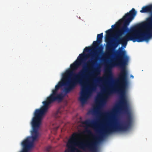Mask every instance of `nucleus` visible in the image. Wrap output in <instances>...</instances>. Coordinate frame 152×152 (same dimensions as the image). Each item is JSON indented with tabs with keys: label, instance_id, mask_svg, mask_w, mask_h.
Listing matches in <instances>:
<instances>
[{
	"label": "nucleus",
	"instance_id": "8",
	"mask_svg": "<svg viewBox=\"0 0 152 152\" xmlns=\"http://www.w3.org/2000/svg\"><path fill=\"white\" fill-rule=\"evenodd\" d=\"M103 37V33H102L100 34H98L97 36V41L101 43L102 42V38Z\"/></svg>",
	"mask_w": 152,
	"mask_h": 152
},
{
	"label": "nucleus",
	"instance_id": "14",
	"mask_svg": "<svg viewBox=\"0 0 152 152\" xmlns=\"http://www.w3.org/2000/svg\"><path fill=\"white\" fill-rule=\"evenodd\" d=\"M116 26H117V25L116 24H114V25H112L111 26L112 28H116Z\"/></svg>",
	"mask_w": 152,
	"mask_h": 152
},
{
	"label": "nucleus",
	"instance_id": "6",
	"mask_svg": "<svg viewBox=\"0 0 152 152\" xmlns=\"http://www.w3.org/2000/svg\"><path fill=\"white\" fill-rule=\"evenodd\" d=\"M141 13L151 12H152V5L146 6L143 7L142 10H140Z\"/></svg>",
	"mask_w": 152,
	"mask_h": 152
},
{
	"label": "nucleus",
	"instance_id": "15",
	"mask_svg": "<svg viewBox=\"0 0 152 152\" xmlns=\"http://www.w3.org/2000/svg\"><path fill=\"white\" fill-rule=\"evenodd\" d=\"M88 133L89 134H92L90 130L88 131Z\"/></svg>",
	"mask_w": 152,
	"mask_h": 152
},
{
	"label": "nucleus",
	"instance_id": "11",
	"mask_svg": "<svg viewBox=\"0 0 152 152\" xmlns=\"http://www.w3.org/2000/svg\"><path fill=\"white\" fill-rule=\"evenodd\" d=\"M106 34L107 35L110 36L112 33L111 29H110L106 31Z\"/></svg>",
	"mask_w": 152,
	"mask_h": 152
},
{
	"label": "nucleus",
	"instance_id": "17",
	"mask_svg": "<svg viewBox=\"0 0 152 152\" xmlns=\"http://www.w3.org/2000/svg\"><path fill=\"white\" fill-rule=\"evenodd\" d=\"M107 121V120H105L104 121H103L104 122H106V121Z\"/></svg>",
	"mask_w": 152,
	"mask_h": 152
},
{
	"label": "nucleus",
	"instance_id": "10",
	"mask_svg": "<svg viewBox=\"0 0 152 152\" xmlns=\"http://www.w3.org/2000/svg\"><path fill=\"white\" fill-rule=\"evenodd\" d=\"M62 112L60 109H58L55 114V117L56 118H58L60 117V115L61 114Z\"/></svg>",
	"mask_w": 152,
	"mask_h": 152
},
{
	"label": "nucleus",
	"instance_id": "13",
	"mask_svg": "<svg viewBox=\"0 0 152 152\" xmlns=\"http://www.w3.org/2000/svg\"><path fill=\"white\" fill-rule=\"evenodd\" d=\"M51 149V147L50 146H48L46 148V150L48 151H50Z\"/></svg>",
	"mask_w": 152,
	"mask_h": 152
},
{
	"label": "nucleus",
	"instance_id": "3",
	"mask_svg": "<svg viewBox=\"0 0 152 152\" xmlns=\"http://www.w3.org/2000/svg\"><path fill=\"white\" fill-rule=\"evenodd\" d=\"M112 124L113 125L100 132L98 136H93V141L86 143L78 142L79 134L77 132L73 133L68 141V146L72 152L77 151V152H96L97 145L103 140L105 135L115 132L126 131V120L118 125L116 122H113Z\"/></svg>",
	"mask_w": 152,
	"mask_h": 152
},
{
	"label": "nucleus",
	"instance_id": "1",
	"mask_svg": "<svg viewBox=\"0 0 152 152\" xmlns=\"http://www.w3.org/2000/svg\"><path fill=\"white\" fill-rule=\"evenodd\" d=\"M137 12L133 8L129 12L126 14L123 18L117 23L118 25L123 23V26L118 31L114 36V40L111 44L107 43L106 46V53L104 55L109 57L118 45L121 44L125 47L127 42L129 40L133 42H141L144 41L148 42L152 37V12L142 24L143 29L140 27H134L131 29L130 33L123 38L120 37L128 31L127 27L130 22L134 18Z\"/></svg>",
	"mask_w": 152,
	"mask_h": 152
},
{
	"label": "nucleus",
	"instance_id": "9",
	"mask_svg": "<svg viewBox=\"0 0 152 152\" xmlns=\"http://www.w3.org/2000/svg\"><path fill=\"white\" fill-rule=\"evenodd\" d=\"M82 123L86 125H89L90 124H93L96 129L97 130L96 126L94 124H93L89 120H86L83 122Z\"/></svg>",
	"mask_w": 152,
	"mask_h": 152
},
{
	"label": "nucleus",
	"instance_id": "4",
	"mask_svg": "<svg viewBox=\"0 0 152 152\" xmlns=\"http://www.w3.org/2000/svg\"><path fill=\"white\" fill-rule=\"evenodd\" d=\"M113 76L112 73L110 72L108 73L106 77H102L99 76L95 79L94 80L96 81V82L94 83L93 84L94 87L96 86L97 83H102L104 82L107 85H110L113 80Z\"/></svg>",
	"mask_w": 152,
	"mask_h": 152
},
{
	"label": "nucleus",
	"instance_id": "16",
	"mask_svg": "<svg viewBox=\"0 0 152 152\" xmlns=\"http://www.w3.org/2000/svg\"><path fill=\"white\" fill-rule=\"evenodd\" d=\"M59 128V126L57 127L56 128V130H57Z\"/></svg>",
	"mask_w": 152,
	"mask_h": 152
},
{
	"label": "nucleus",
	"instance_id": "7",
	"mask_svg": "<svg viewBox=\"0 0 152 152\" xmlns=\"http://www.w3.org/2000/svg\"><path fill=\"white\" fill-rule=\"evenodd\" d=\"M99 107L97 106L94 108L91 111V113L93 115H95L96 113H99Z\"/></svg>",
	"mask_w": 152,
	"mask_h": 152
},
{
	"label": "nucleus",
	"instance_id": "5",
	"mask_svg": "<svg viewBox=\"0 0 152 152\" xmlns=\"http://www.w3.org/2000/svg\"><path fill=\"white\" fill-rule=\"evenodd\" d=\"M88 98V94L86 92L85 89H82L79 100L82 104L85 103Z\"/></svg>",
	"mask_w": 152,
	"mask_h": 152
},
{
	"label": "nucleus",
	"instance_id": "12",
	"mask_svg": "<svg viewBox=\"0 0 152 152\" xmlns=\"http://www.w3.org/2000/svg\"><path fill=\"white\" fill-rule=\"evenodd\" d=\"M91 50V47H86L84 49L83 52H88Z\"/></svg>",
	"mask_w": 152,
	"mask_h": 152
},
{
	"label": "nucleus",
	"instance_id": "2",
	"mask_svg": "<svg viewBox=\"0 0 152 152\" xmlns=\"http://www.w3.org/2000/svg\"><path fill=\"white\" fill-rule=\"evenodd\" d=\"M100 44L97 40L93 42V50L96 52L95 54V58L88 61L86 64V65L83 66L82 69L78 74L75 75L74 78L71 79V76L75 74L73 71L76 70L79 67L81 64L84 62L88 55L85 53L80 54L77 60L70 65L71 69L67 70L63 75L61 80L55 86L54 89L58 91L61 87L66 86L64 88V90L65 95L73 90L78 83L81 85L83 84L84 80H87L90 76L91 68L89 65L93 66L94 65L96 62V59L98 56L100 55L103 52V46L102 45L99 46Z\"/></svg>",
	"mask_w": 152,
	"mask_h": 152
}]
</instances>
